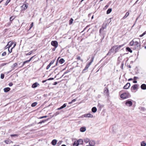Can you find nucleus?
Instances as JSON below:
<instances>
[{"label": "nucleus", "instance_id": "obj_1", "mask_svg": "<svg viewBox=\"0 0 146 146\" xmlns=\"http://www.w3.org/2000/svg\"><path fill=\"white\" fill-rule=\"evenodd\" d=\"M134 46L135 49H139L140 47V40L139 39H135Z\"/></svg>", "mask_w": 146, "mask_h": 146}, {"label": "nucleus", "instance_id": "obj_2", "mask_svg": "<svg viewBox=\"0 0 146 146\" xmlns=\"http://www.w3.org/2000/svg\"><path fill=\"white\" fill-rule=\"evenodd\" d=\"M125 44H123L120 45H115L112 47V50L114 51V50L115 52H116L119 51L121 47L124 46Z\"/></svg>", "mask_w": 146, "mask_h": 146}, {"label": "nucleus", "instance_id": "obj_3", "mask_svg": "<svg viewBox=\"0 0 146 146\" xmlns=\"http://www.w3.org/2000/svg\"><path fill=\"white\" fill-rule=\"evenodd\" d=\"M129 94L126 93H123L120 96L121 98L123 99H126L128 98Z\"/></svg>", "mask_w": 146, "mask_h": 146}, {"label": "nucleus", "instance_id": "obj_4", "mask_svg": "<svg viewBox=\"0 0 146 146\" xmlns=\"http://www.w3.org/2000/svg\"><path fill=\"white\" fill-rule=\"evenodd\" d=\"M51 44L55 48H57L58 46V43L56 41H52L51 42Z\"/></svg>", "mask_w": 146, "mask_h": 146}, {"label": "nucleus", "instance_id": "obj_5", "mask_svg": "<svg viewBox=\"0 0 146 146\" xmlns=\"http://www.w3.org/2000/svg\"><path fill=\"white\" fill-rule=\"evenodd\" d=\"M125 105L128 106H131L132 105V103L131 101L127 100L125 103Z\"/></svg>", "mask_w": 146, "mask_h": 146}, {"label": "nucleus", "instance_id": "obj_6", "mask_svg": "<svg viewBox=\"0 0 146 146\" xmlns=\"http://www.w3.org/2000/svg\"><path fill=\"white\" fill-rule=\"evenodd\" d=\"M82 117H93V115L90 113H88L87 114H85L82 115Z\"/></svg>", "mask_w": 146, "mask_h": 146}, {"label": "nucleus", "instance_id": "obj_7", "mask_svg": "<svg viewBox=\"0 0 146 146\" xmlns=\"http://www.w3.org/2000/svg\"><path fill=\"white\" fill-rule=\"evenodd\" d=\"M17 63H14L11 66V68H12V70L11 71H10L8 72V73L11 72V71L14 70L15 69V67H17Z\"/></svg>", "mask_w": 146, "mask_h": 146}, {"label": "nucleus", "instance_id": "obj_8", "mask_svg": "<svg viewBox=\"0 0 146 146\" xmlns=\"http://www.w3.org/2000/svg\"><path fill=\"white\" fill-rule=\"evenodd\" d=\"M13 43L12 42L9 41L7 45L6 46V48H10L11 46L13 44Z\"/></svg>", "mask_w": 146, "mask_h": 146}, {"label": "nucleus", "instance_id": "obj_9", "mask_svg": "<svg viewBox=\"0 0 146 146\" xmlns=\"http://www.w3.org/2000/svg\"><path fill=\"white\" fill-rule=\"evenodd\" d=\"M130 86V84L129 83H127L124 86L123 88L124 89H128Z\"/></svg>", "mask_w": 146, "mask_h": 146}, {"label": "nucleus", "instance_id": "obj_10", "mask_svg": "<svg viewBox=\"0 0 146 146\" xmlns=\"http://www.w3.org/2000/svg\"><path fill=\"white\" fill-rule=\"evenodd\" d=\"M28 7V5L26 4H24L21 7L22 10H25Z\"/></svg>", "mask_w": 146, "mask_h": 146}, {"label": "nucleus", "instance_id": "obj_11", "mask_svg": "<svg viewBox=\"0 0 146 146\" xmlns=\"http://www.w3.org/2000/svg\"><path fill=\"white\" fill-rule=\"evenodd\" d=\"M91 64L90 63H89L88 64H87L84 69L83 70V72H85V71L88 68Z\"/></svg>", "mask_w": 146, "mask_h": 146}, {"label": "nucleus", "instance_id": "obj_12", "mask_svg": "<svg viewBox=\"0 0 146 146\" xmlns=\"http://www.w3.org/2000/svg\"><path fill=\"white\" fill-rule=\"evenodd\" d=\"M89 144L90 146H94L95 144V143L94 141L91 140L89 142Z\"/></svg>", "mask_w": 146, "mask_h": 146}, {"label": "nucleus", "instance_id": "obj_13", "mask_svg": "<svg viewBox=\"0 0 146 146\" xmlns=\"http://www.w3.org/2000/svg\"><path fill=\"white\" fill-rule=\"evenodd\" d=\"M138 86L137 85L135 84L132 86L131 88V90H135L137 89Z\"/></svg>", "mask_w": 146, "mask_h": 146}, {"label": "nucleus", "instance_id": "obj_14", "mask_svg": "<svg viewBox=\"0 0 146 146\" xmlns=\"http://www.w3.org/2000/svg\"><path fill=\"white\" fill-rule=\"evenodd\" d=\"M39 84L37 82H35L32 85V87L33 88H35Z\"/></svg>", "mask_w": 146, "mask_h": 146}, {"label": "nucleus", "instance_id": "obj_15", "mask_svg": "<svg viewBox=\"0 0 146 146\" xmlns=\"http://www.w3.org/2000/svg\"><path fill=\"white\" fill-rule=\"evenodd\" d=\"M141 88L143 90L146 89V85L145 84H143L141 86Z\"/></svg>", "mask_w": 146, "mask_h": 146}, {"label": "nucleus", "instance_id": "obj_16", "mask_svg": "<svg viewBox=\"0 0 146 146\" xmlns=\"http://www.w3.org/2000/svg\"><path fill=\"white\" fill-rule=\"evenodd\" d=\"M78 143V144H80V145H82L83 144V140L81 139H79L78 141H77Z\"/></svg>", "mask_w": 146, "mask_h": 146}, {"label": "nucleus", "instance_id": "obj_17", "mask_svg": "<svg viewBox=\"0 0 146 146\" xmlns=\"http://www.w3.org/2000/svg\"><path fill=\"white\" fill-rule=\"evenodd\" d=\"M57 141L56 139L53 140L52 142L51 143L53 145H55L57 143Z\"/></svg>", "mask_w": 146, "mask_h": 146}, {"label": "nucleus", "instance_id": "obj_18", "mask_svg": "<svg viewBox=\"0 0 146 146\" xmlns=\"http://www.w3.org/2000/svg\"><path fill=\"white\" fill-rule=\"evenodd\" d=\"M66 106V104H63V105L61 106L60 108H57V110H59L61 109H62L64 108Z\"/></svg>", "mask_w": 146, "mask_h": 146}, {"label": "nucleus", "instance_id": "obj_19", "mask_svg": "<svg viewBox=\"0 0 146 146\" xmlns=\"http://www.w3.org/2000/svg\"><path fill=\"white\" fill-rule=\"evenodd\" d=\"M86 130L85 127H82L80 129V131L82 132H84Z\"/></svg>", "mask_w": 146, "mask_h": 146}, {"label": "nucleus", "instance_id": "obj_20", "mask_svg": "<svg viewBox=\"0 0 146 146\" xmlns=\"http://www.w3.org/2000/svg\"><path fill=\"white\" fill-rule=\"evenodd\" d=\"M129 15V13L128 12H127L126 13L125 15V16L122 18V19H124L125 18H126Z\"/></svg>", "mask_w": 146, "mask_h": 146}, {"label": "nucleus", "instance_id": "obj_21", "mask_svg": "<svg viewBox=\"0 0 146 146\" xmlns=\"http://www.w3.org/2000/svg\"><path fill=\"white\" fill-rule=\"evenodd\" d=\"M135 39H134L130 42L129 43V44L131 46H134V42L135 41Z\"/></svg>", "mask_w": 146, "mask_h": 146}, {"label": "nucleus", "instance_id": "obj_22", "mask_svg": "<svg viewBox=\"0 0 146 146\" xmlns=\"http://www.w3.org/2000/svg\"><path fill=\"white\" fill-rule=\"evenodd\" d=\"M10 90V88H5L4 89V91L5 92H7L9 91Z\"/></svg>", "mask_w": 146, "mask_h": 146}, {"label": "nucleus", "instance_id": "obj_23", "mask_svg": "<svg viewBox=\"0 0 146 146\" xmlns=\"http://www.w3.org/2000/svg\"><path fill=\"white\" fill-rule=\"evenodd\" d=\"M59 62L60 64H62L65 62V60L64 59L62 58L60 59Z\"/></svg>", "mask_w": 146, "mask_h": 146}, {"label": "nucleus", "instance_id": "obj_24", "mask_svg": "<svg viewBox=\"0 0 146 146\" xmlns=\"http://www.w3.org/2000/svg\"><path fill=\"white\" fill-rule=\"evenodd\" d=\"M97 110V108L95 107L92 108V111L94 113H95Z\"/></svg>", "mask_w": 146, "mask_h": 146}, {"label": "nucleus", "instance_id": "obj_25", "mask_svg": "<svg viewBox=\"0 0 146 146\" xmlns=\"http://www.w3.org/2000/svg\"><path fill=\"white\" fill-rule=\"evenodd\" d=\"M79 145L77 141H75L73 144V146H78Z\"/></svg>", "mask_w": 146, "mask_h": 146}, {"label": "nucleus", "instance_id": "obj_26", "mask_svg": "<svg viewBox=\"0 0 146 146\" xmlns=\"http://www.w3.org/2000/svg\"><path fill=\"white\" fill-rule=\"evenodd\" d=\"M15 46H16V44L15 43L14 44V46H13V47H12L10 50L9 49V48H8V50L9 53H11V52H12V49L15 47Z\"/></svg>", "mask_w": 146, "mask_h": 146}, {"label": "nucleus", "instance_id": "obj_27", "mask_svg": "<svg viewBox=\"0 0 146 146\" xmlns=\"http://www.w3.org/2000/svg\"><path fill=\"white\" fill-rule=\"evenodd\" d=\"M112 9L111 8L109 9L107 11L106 13L107 14H108L110 13Z\"/></svg>", "mask_w": 146, "mask_h": 146}, {"label": "nucleus", "instance_id": "obj_28", "mask_svg": "<svg viewBox=\"0 0 146 146\" xmlns=\"http://www.w3.org/2000/svg\"><path fill=\"white\" fill-rule=\"evenodd\" d=\"M126 50H127L131 53L132 52V51L131 50L130 48L129 47H127L126 48Z\"/></svg>", "mask_w": 146, "mask_h": 146}, {"label": "nucleus", "instance_id": "obj_29", "mask_svg": "<svg viewBox=\"0 0 146 146\" xmlns=\"http://www.w3.org/2000/svg\"><path fill=\"white\" fill-rule=\"evenodd\" d=\"M84 141L85 142L87 143L89 142L90 141L89 139L87 138L84 139Z\"/></svg>", "mask_w": 146, "mask_h": 146}, {"label": "nucleus", "instance_id": "obj_30", "mask_svg": "<svg viewBox=\"0 0 146 146\" xmlns=\"http://www.w3.org/2000/svg\"><path fill=\"white\" fill-rule=\"evenodd\" d=\"M48 119H46L44 120H43L39 122L38 124H41L42 123H44V122H45V121H47Z\"/></svg>", "mask_w": 146, "mask_h": 146}, {"label": "nucleus", "instance_id": "obj_31", "mask_svg": "<svg viewBox=\"0 0 146 146\" xmlns=\"http://www.w3.org/2000/svg\"><path fill=\"white\" fill-rule=\"evenodd\" d=\"M146 143L145 141H142L141 143V146H145Z\"/></svg>", "mask_w": 146, "mask_h": 146}, {"label": "nucleus", "instance_id": "obj_32", "mask_svg": "<svg viewBox=\"0 0 146 146\" xmlns=\"http://www.w3.org/2000/svg\"><path fill=\"white\" fill-rule=\"evenodd\" d=\"M37 104V103L36 102H34L32 103L31 105V106L32 107H34Z\"/></svg>", "mask_w": 146, "mask_h": 146}, {"label": "nucleus", "instance_id": "obj_33", "mask_svg": "<svg viewBox=\"0 0 146 146\" xmlns=\"http://www.w3.org/2000/svg\"><path fill=\"white\" fill-rule=\"evenodd\" d=\"M103 107V106L102 105H101L100 104H98V107L99 108L101 109Z\"/></svg>", "mask_w": 146, "mask_h": 146}, {"label": "nucleus", "instance_id": "obj_34", "mask_svg": "<svg viewBox=\"0 0 146 146\" xmlns=\"http://www.w3.org/2000/svg\"><path fill=\"white\" fill-rule=\"evenodd\" d=\"M15 18V17L14 16H11L10 18V21H12Z\"/></svg>", "mask_w": 146, "mask_h": 146}, {"label": "nucleus", "instance_id": "obj_35", "mask_svg": "<svg viewBox=\"0 0 146 146\" xmlns=\"http://www.w3.org/2000/svg\"><path fill=\"white\" fill-rule=\"evenodd\" d=\"M108 89L106 88H105L104 90V92L106 93H108Z\"/></svg>", "mask_w": 146, "mask_h": 146}, {"label": "nucleus", "instance_id": "obj_36", "mask_svg": "<svg viewBox=\"0 0 146 146\" xmlns=\"http://www.w3.org/2000/svg\"><path fill=\"white\" fill-rule=\"evenodd\" d=\"M33 52V51H31L30 52H29L26 55V56H27V55H30L31 54H32V53Z\"/></svg>", "mask_w": 146, "mask_h": 146}, {"label": "nucleus", "instance_id": "obj_37", "mask_svg": "<svg viewBox=\"0 0 146 146\" xmlns=\"http://www.w3.org/2000/svg\"><path fill=\"white\" fill-rule=\"evenodd\" d=\"M62 141H60L57 144L58 145H61L62 143Z\"/></svg>", "mask_w": 146, "mask_h": 146}, {"label": "nucleus", "instance_id": "obj_38", "mask_svg": "<svg viewBox=\"0 0 146 146\" xmlns=\"http://www.w3.org/2000/svg\"><path fill=\"white\" fill-rule=\"evenodd\" d=\"M10 0H7L5 3V5H7L8 3L10 2Z\"/></svg>", "mask_w": 146, "mask_h": 146}, {"label": "nucleus", "instance_id": "obj_39", "mask_svg": "<svg viewBox=\"0 0 146 146\" xmlns=\"http://www.w3.org/2000/svg\"><path fill=\"white\" fill-rule=\"evenodd\" d=\"M4 77V75L3 74H1V78L2 79H3Z\"/></svg>", "mask_w": 146, "mask_h": 146}, {"label": "nucleus", "instance_id": "obj_40", "mask_svg": "<svg viewBox=\"0 0 146 146\" xmlns=\"http://www.w3.org/2000/svg\"><path fill=\"white\" fill-rule=\"evenodd\" d=\"M11 137H18V135L17 134H12L10 135Z\"/></svg>", "mask_w": 146, "mask_h": 146}, {"label": "nucleus", "instance_id": "obj_41", "mask_svg": "<svg viewBox=\"0 0 146 146\" xmlns=\"http://www.w3.org/2000/svg\"><path fill=\"white\" fill-rule=\"evenodd\" d=\"M77 59L78 60H81L82 62L83 61V60L81 59V58L80 56H77Z\"/></svg>", "mask_w": 146, "mask_h": 146}, {"label": "nucleus", "instance_id": "obj_42", "mask_svg": "<svg viewBox=\"0 0 146 146\" xmlns=\"http://www.w3.org/2000/svg\"><path fill=\"white\" fill-rule=\"evenodd\" d=\"M76 100L75 99H74L71 102H69V104H71L72 103V102H75Z\"/></svg>", "mask_w": 146, "mask_h": 146}, {"label": "nucleus", "instance_id": "obj_43", "mask_svg": "<svg viewBox=\"0 0 146 146\" xmlns=\"http://www.w3.org/2000/svg\"><path fill=\"white\" fill-rule=\"evenodd\" d=\"M94 57H92L91 58V60L90 62L89 63H90V64H91L92 62L93 61L94 59Z\"/></svg>", "mask_w": 146, "mask_h": 146}, {"label": "nucleus", "instance_id": "obj_44", "mask_svg": "<svg viewBox=\"0 0 146 146\" xmlns=\"http://www.w3.org/2000/svg\"><path fill=\"white\" fill-rule=\"evenodd\" d=\"M6 52H4L2 54V55L3 56H5V55H6Z\"/></svg>", "mask_w": 146, "mask_h": 146}, {"label": "nucleus", "instance_id": "obj_45", "mask_svg": "<svg viewBox=\"0 0 146 146\" xmlns=\"http://www.w3.org/2000/svg\"><path fill=\"white\" fill-rule=\"evenodd\" d=\"M73 20L71 18L70 19V24H71L72 23H73Z\"/></svg>", "mask_w": 146, "mask_h": 146}, {"label": "nucleus", "instance_id": "obj_46", "mask_svg": "<svg viewBox=\"0 0 146 146\" xmlns=\"http://www.w3.org/2000/svg\"><path fill=\"white\" fill-rule=\"evenodd\" d=\"M124 65V63H123L122 62L121 64V68L122 69H123V66Z\"/></svg>", "mask_w": 146, "mask_h": 146}, {"label": "nucleus", "instance_id": "obj_47", "mask_svg": "<svg viewBox=\"0 0 146 146\" xmlns=\"http://www.w3.org/2000/svg\"><path fill=\"white\" fill-rule=\"evenodd\" d=\"M47 117V116H44L40 117L39 118V119H41L43 118H46Z\"/></svg>", "mask_w": 146, "mask_h": 146}, {"label": "nucleus", "instance_id": "obj_48", "mask_svg": "<svg viewBox=\"0 0 146 146\" xmlns=\"http://www.w3.org/2000/svg\"><path fill=\"white\" fill-rule=\"evenodd\" d=\"M70 72V71L69 70H67L64 73V74H66Z\"/></svg>", "mask_w": 146, "mask_h": 146}, {"label": "nucleus", "instance_id": "obj_49", "mask_svg": "<svg viewBox=\"0 0 146 146\" xmlns=\"http://www.w3.org/2000/svg\"><path fill=\"white\" fill-rule=\"evenodd\" d=\"M33 23L32 22L30 25V27L29 30L31 28L33 27Z\"/></svg>", "mask_w": 146, "mask_h": 146}, {"label": "nucleus", "instance_id": "obj_50", "mask_svg": "<svg viewBox=\"0 0 146 146\" xmlns=\"http://www.w3.org/2000/svg\"><path fill=\"white\" fill-rule=\"evenodd\" d=\"M51 66V65L49 64L48 66H47V67H46V69H48L50 67V66Z\"/></svg>", "mask_w": 146, "mask_h": 146}, {"label": "nucleus", "instance_id": "obj_51", "mask_svg": "<svg viewBox=\"0 0 146 146\" xmlns=\"http://www.w3.org/2000/svg\"><path fill=\"white\" fill-rule=\"evenodd\" d=\"M13 85V84L12 82H10L9 84V86H11Z\"/></svg>", "mask_w": 146, "mask_h": 146}, {"label": "nucleus", "instance_id": "obj_52", "mask_svg": "<svg viewBox=\"0 0 146 146\" xmlns=\"http://www.w3.org/2000/svg\"><path fill=\"white\" fill-rule=\"evenodd\" d=\"M30 62V61H29V60H26V61H25L24 62V64H26L28 62Z\"/></svg>", "mask_w": 146, "mask_h": 146}, {"label": "nucleus", "instance_id": "obj_53", "mask_svg": "<svg viewBox=\"0 0 146 146\" xmlns=\"http://www.w3.org/2000/svg\"><path fill=\"white\" fill-rule=\"evenodd\" d=\"M54 62V61H52L50 62V63L49 64L51 65L52 64H53Z\"/></svg>", "mask_w": 146, "mask_h": 146}, {"label": "nucleus", "instance_id": "obj_54", "mask_svg": "<svg viewBox=\"0 0 146 146\" xmlns=\"http://www.w3.org/2000/svg\"><path fill=\"white\" fill-rule=\"evenodd\" d=\"M60 58V57H59L58 58V59H57V60L56 61V65H57V64H58V60Z\"/></svg>", "mask_w": 146, "mask_h": 146}, {"label": "nucleus", "instance_id": "obj_55", "mask_svg": "<svg viewBox=\"0 0 146 146\" xmlns=\"http://www.w3.org/2000/svg\"><path fill=\"white\" fill-rule=\"evenodd\" d=\"M54 79V78H50L49 79H48L47 80H53Z\"/></svg>", "mask_w": 146, "mask_h": 146}, {"label": "nucleus", "instance_id": "obj_56", "mask_svg": "<svg viewBox=\"0 0 146 146\" xmlns=\"http://www.w3.org/2000/svg\"><path fill=\"white\" fill-rule=\"evenodd\" d=\"M34 56H33L30 58V59L29 60L30 62L31 61V60L32 59V58H33V57Z\"/></svg>", "mask_w": 146, "mask_h": 146}, {"label": "nucleus", "instance_id": "obj_57", "mask_svg": "<svg viewBox=\"0 0 146 146\" xmlns=\"http://www.w3.org/2000/svg\"><path fill=\"white\" fill-rule=\"evenodd\" d=\"M137 78H137V77H135V76L134 77V78H133L134 80H136V79H137Z\"/></svg>", "mask_w": 146, "mask_h": 146}, {"label": "nucleus", "instance_id": "obj_58", "mask_svg": "<svg viewBox=\"0 0 146 146\" xmlns=\"http://www.w3.org/2000/svg\"><path fill=\"white\" fill-rule=\"evenodd\" d=\"M57 84V82H54V83H53V84L54 85H56V84Z\"/></svg>", "mask_w": 146, "mask_h": 146}, {"label": "nucleus", "instance_id": "obj_59", "mask_svg": "<svg viewBox=\"0 0 146 146\" xmlns=\"http://www.w3.org/2000/svg\"><path fill=\"white\" fill-rule=\"evenodd\" d=\"M146 34V31L144 33H143L142 34V35L143 36L144 35H145Z\"/></svg>", "mask_w": 146, "mask_h": 146}, {"label": "nucleus", "instance_id": "obj_60", "mask_svg": "<svg viewBox=\"0 0 146 146\" xmlns=\"http://www.w3.org/2000/svg\"><path fill=\"white\" fill-rule=\"evenodd\" d=\"M59 112H57L55 113V115H57L59 114Z\"/></svg>", "mask_w": 146, "mask_h": 146}, {"label": "nucleus", "instance_id": "obj_61", "mask_svg": "<svg viewBox=\"0 0 146 146\" xmlns=\"http://www.w3.org/2000/svg\"><path fill=\"white\" fill-rule=\"evenodd\" d=\"M56 48H55V47L54 48H53L52 49V50L53 51H54L55 50V49H56Z\"/></svg>", "mask_w": 146, "mask_h": 146}, {"label": "nucleus", "instance_id": "obj_62", "mask_svg": "<svg viewBox=\"0 0 146 146\" xmlns=\"http://www.w3.org/2000/svg\"><path fill=\"white\" fill-rule=\"evenodd\" d=\"M5 143H6L7 144H8L9 143V142L8 141H7V140H5Z\"/></svg>", "mask_w": 146, "mask_h": 146}, {"label": "nucleus", "instance_id": "obj_63", "mask_svg": "<svg viewBox=\"0 0 146 146\" xmlns=\"http://www.w3.org/2000/svg\"><path fill=\"white\" fill-rule=\"evenodd\" d=\"M47 80H43L42 81V82L43 83H44V82H46V81Z\"/></svg>", "mask_w": 146, "mask_h": 146}, {"label": "nucleus", "instance_id": "obj_64", "mask_svg": "<svg viewBox=\"0 0 146 146\" xmlns=\"http://www.w3.org/2000/svg\"><path fill=\"white\" fill-rule=\"evenodd\" d=\"M137 81L136 80H134L133 82V83H137Z\"/></svg>", "mask_w": 146, "mask_h": 146}]
</instances>
